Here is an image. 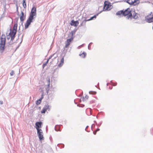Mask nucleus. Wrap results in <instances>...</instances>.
I'll list each match as a JSON object with an SVG mask.
<instances>
[{
  "instance_id": "obj_1",
  "label": "nucleus",
  "mask_w": 153,
  "mask_h": 153,
  "mask_svg": "<svg viewBox=\"0 0 153 153\" xmlns=\"http://www.w3.org/2000/svg\"><path fill=\"white\" fill-rule=\"evenodd\" d=\"M123 15L124 16H127L126 18L127 19H130L131 20L132 19H137L139 15L136 13L134 10H132L130 8H128L124 11L123 10Z\"/></svg>"
},
{
  "instance_id": "obj_2",
  "label": "nucleus",
  "mask_w": 153,
  "mask_h": 153,
  "mask_svg": "<svg viewBox=\"0 0 153 153\" xmlns=\"http://www.w3.org/2000/svg\"><path fill=\"white\" fill-rule=\"evenodd\" d=\"M5 42V36L4 34H2L0 42V51L1 53H3L4 50Z\"/></svg>"
},
{
  "instance_id": "obj_3",
  "label": "nucleus",
  "mask_w": 153,
  "mask_h": 153,
  "mask_svg": "<svg viewBox=\"0 0 153 153\" xmlns=\"http://www.w3.org/2000/svg\"><path fill=\"white\" fill-rule=\"evenodd\" d=\"M36 8L35 7H33L32 8L29 17L34 19L35 18L36 15Z\"/></svg>"
},
{
  "instance_id": "obj_4",
  "label": "nucleus",
  "mask_w": 153,
  "mask_h": 153,
  "mask_svg": "<svg viewBox=\"0 0 153 153\" xmlns=\"http://www.w3.org/2000/svg\"><path fill=\"white\" fill-rule=\"evenodd\" d=\"M34 19L29 17L27 20L26 22L25 25V29L27 28L30 25L31 23L32 22Z\"/></svg>"
},
{
  "instance_id": "obj_5",
  "label": "nucleus",
  "mask_w": 153,
  "mask_h": 153,
  "mask_svg": "<svg viewBox=\"0 0 153 153\" xmlns=\"http://www.w3.org/2000/svg\"><path fill=\"white\" fill-rule=\"evenodd\" d=\"M37 134L40 140L44 139V137L43 136V133L42 130H37Z\"/></svg>"
},
{
  "instance_id": "obj_6",
  "label": "nucleus",
  "mask_w": 153,
  "mask_h": 153,
  "mask_svg": "<svg viewBox=\"0 0 153 153\" xmlns=\"http://www.w3.org/2000/svg\"><path fill=\"white\" fill-rule=\"evenodd\" d=\"M51 106L48 105V104L46 105L43 108L42 110L41 111V113L42 114L45 113L47 110L49 111L50 110Z\"/></svg>"
},
{
  "instance_id": "obj_7",
  "label": "nucleus",
  "mask_w": 153,
  "mask_h": 153,
  "mask_svg": "<svg viewBox=\"0 0 153 153\" xmlns=\"http://www.w3.org/2000/svg\"><path fill=\"white\" fill-rule=\"evenodd\" d=\"M10 31L9 34V35L10 36L11 40H13L15 37V36L16 33V31H11V29H10Z\"/></svg>"
},
{
  "instance_id": "obj_8",
  "label": "nucleus",
  "mask_w": 153,
  "mask_h": 153,
  "mask_svg": "<svg viewBox=\"0 0 153 153\" xmlns=\"http://www.w3.org/2000/svg\"><path fill=\"white\" fill-rule=\"evenodd\" d=\"M42 123L41 122H36L35 123L36 128L37 130H42L40 129V128H41L42 126Z\"/></svg>"
},
{
  "instance_id": "obj_9",
  "label": "nucleus",
  "mask_w": 153,
  "mask_h": 153,
  "mask_svg": "<svg viewBox=\"0 0 153 153\" xmlns=\"http://www.w3.org/2000/svg\"><path fill=\"white\" fill-rule=\"evenodd\" d=\"M73 37H71L70 39H68L65 42V48H67L68 46L70 45L71 41L73 40Z\"/></svg>"
},
{
  "instance_id": "obj_10",
  "label": "nucleus",
  "mask_w": 153,
  "mask_h": 153,
  "mask_svg": "<svg viewBox=\"0 0 153 153\" xmlns=\"http://www.w3.org/2000/svg\"><path fill=\"white\" fill-rule=\"evenodd\" d=\"M79 22L78 21H74V20H71L70 25L71 26L76 27L79 24Z\"/></svg>"
},
{
  "instance_id": "obj_11",
  "label": "nucleus",
  "mask_w": 153,
  "mask_h": 153,
  "mask_svg": "<svg viewBox=\"0 0 153 153\" xmlns=\"http://www.w3.org/2000/svg\"><path fill=\"white\" fill-rule=\"evenodd\" d=\"M110 5L109 4H106L105 3H104V5L103 8L104 11L108 10L110 9H109Z\"/></svg>"
},
{
  "instance_id": "obj_12",
  "label": "nucleus",
  "mask_w": 153,
  "mask_h": 153,
  "mask_svg": "<svg viewBox=\"0 0 153 153\" xmlns=\"http://www.w3.org/2000/svg\"><path fill=\"white\" fill-rule=\"evenodd\" d=\"M25 18V15L24 16V13L23 12L21 11L20 13V19L21 21L23 22L24 19Z\"/></svg>"
},
{
  "instance_id": "obj_13",
  "label": "nucleus",
  "mask_w": 153,
  "mask_h": 153,
  "mask_svg": "<svg viewBox=\"0 0 153 153\" xmlns=\"http://www.w3.org/2000/svg\"><path fill=\"white\" fill-rule=\"evenodd\" d=\"M65 56V55L63 56L61 59V62L60 63L58 64V66L59 67H61L63 64L64 62V57Z\"/></svg>"
},
{
  "instance_id": "obj_14",
  "label": "nucleus",
  "mask_w": 153,
  "mask_h": 153,
  "mask_svg": "<svg viewBox=\"0 0 153 153\" xmlns=\"http://www.w3.org/2000/svg\"><path fill=\"white\" fill-rule=\"evenodd\" d=\"M132 2V5H136L139 4L140 3V1L139 0H133Z\"/></svg>"
},
{
  "instance_id": "obj_15",
  "label": "nucleus",
  "mask_w": 153,
  "mask_h": 153,
  "mask_svg": "<svg viewBox=\"0 0 153 153\" xmlns=\"http://www.w3.org/2000/svg\"><path fill=\"white\" fill-rule=\"evenodd\" d=\"M17 24L16 23L14 24L13 28L12 30L11 31H16V32H17Z\"/></svg>"
},
{
  "instance_id": "obj_16",
  "label": "nucleus",
  "mask_w": 153,
  "mask_h": 153,
  "mask_svg": "<svg viewBox=\"0 0 153 153\" xmlns=\"http://www.w3.org/2000/svg\"><path fill=\"white\" fill-rule=\"evenodd\" d=\"M50 85V79H49L48 80V84L47 85V87L46 88V90L47 92V93H48V91L49 90Z\"/></svg>"
},
{
  "instance_id": "obj_17",
  "label": "nucleus",
  "mask_w": 153,
  "mask_h": 153,
  "mask_svg": "<svg viewBox=\"0 0 153 153\" xmlns=\"http://www.w3.org/2000/svg\"><path fill=\"white\" fill-rule=\"evenodd\" d=\"M88 21V19H85L80 24V26H84L85 25L86 22Z\"/></svg>"
},
{
  "instance_id": "obj_18",
  "label": "nucleus",
  "mask_w": 153,
  "mask_h": 153,
  "mask_svg": "<svg viewBox=\"0 0 153 153\" xmlns=\"http://www.w3.org/2000/svg\"><path fill=\"white\" fill-rule=\"evenodd\" d=\"M99 14V13H97V14H96V15H94L93 16L91 17L90 18V19H88V21H90V20H92L94 19H96V18L97 17V16H98Z\"/></svg>"
},
{
  "instance_id": "obj_19",
  "label": "nucleus",
  "mask_w": 153,
  "mask_h": 153,
  "mask_svg": "<svg viewBox=\"0 0 153 153\" xmlns=\"http://www.w3.org/2000/svg\"><path fill=\"white\" fill-rule=\"evenodd\" d=\"M147 22L149 23H150L153 22V18H150L147 19Z\"/></svg>"
},
{
  "instance_id": "obj_20",
  "label": "nucleus",
  "mask_w": 153,
  "mask_h": 153,
  "mask_svg": "<svg viewBox=\"0 0 153 153\" xmlns=\"http://www.w3.org/2000/svg\"><path fill=\"white\" fill-rule=\"evenodd\" d=\"M86 55V53L84 52H83L82 53L80 54L79 55L82 57L84 58Z\"/></svg>"
},
{
  "instance_id": "obj_21",
  "label": "nucleus",
  "mask_w": 153,
  "mask_h": 153,
  "mask_svg": "<svg viewBox=\"0 0 153 153\" xmlns=\"http://www.w3.org/2000/svg\"><path fill=\"white\" fill-rule=\"evenodd\" d=\"M123 10H121L120 11H118L116 13V15H119L120 16L122 14L123 15Z\"/></svg>"
},
{
  "instance_id": "obj_22",
  "label": "nucleus",
  "mask_w": 153,
  "mask_h": 153,
  "mask_svg": "<svg viewBox=\"0 0 153 153\" xmlns=\"http://www.w3.org/2000/svg\"><path fill=\"white\" fill-rule=\"evenodd\" d=\"M132 0H127L125 1L126 2V3H128L129 4L132 5Z\"/></svg>"
},
{
  "instance_id": "obj_23",
  "label": "nucleus",
  "mask_w": 153,
  "mask_h": 153,
  "mask_svg": "<svg viewBox=\"0 0 153 153\" xmlns=\"http://www.w3.org/2000/svg\"><path fill=\"white\" fill-rule=\"evenodd\" d=\"M26 0H23V6L24 8H25L27 6L26 3Z\"/></svg>"
},
{
  "instance_id": "obj_24",
  "label": "nucleus",
  "mask_w": 153,
  "mask_h": 153,
  "mask_svg": "<svg viewBox=\"0 0 153 153\" xmlns=\"http://www.w3.org/2000/svg\"><path fill=\"white\" fill-rule=\"evenodd\" d=\"M89 93L91 94H96L97 92L95 91H90L89 92Z\"/></svg>"
},
{
  "instance_id": "obj_25",
  "label": "nucleus",
  "mask_w": 153,
  "mask_h": 153,
  "mask_svg": "<svg viewBox=\"0 0 153 153\" xmlns=\"http://www.w3.org/2000/svg\"><path fill=\"white\" fill-rule=\"evenodd\" d=\"M60 145L61 146L60 147V148H64V145L63 144H58L57 145V146H59V147H60Z\"/></svg>"
},
{
  "instance_id": "obj_26",
  "label": "nucleus",
  "mask_w": 153,
  "mask_h": 153,
  "mask_svg": "<svg viewBox=\"0 0 153 153\" xmlns=\"http://www.w3.org/2000/svg\"><path fill=\"white\" fill-rule=\"evenodd\" d=\"M76 31V30H72L71 31V37H73V35L75 34V33Z\"/></svg>"
},
{
  "instance_id": "obj_27",
  "label": "nucleus",
  "mask_w": 153,
  "mask_h": 153,
  "mask_svg": "<svg viewBox=\"0 0 153 153\" xmlns=\"http://www.w3.org/2000/svg\"><path fill=\"white\" fill-rule=\"evenodd\" d=\"M13 40L11 41V39L10 42H8L7 43V44H8L9 45H12L13 43Z\"/></svg>"
},
{
  "instance_id": "obj_28",
  "label": "nucleus",
  "mask_w": 153,
  "mask_h": 153,
  "mask_svg": "<svg viewBox=\"0 0 153 153\" xmlns=\"http://www.w3.org/2000/svg\"><path fill=\"white\" fill-rule=\"evenodd\" d=\"M92 44V42H90L89 44L88 45V48L89 50H91V44Z\"/></svg>"
},
{
  "instance_id": "obj_29",
  "label": "nucleus",
  "mask_w": 153,
  "mask_h": 153,
  "mask_svg": "<svg viewBox=\"0 0 153 153\" xmlns=\"http://www.w3.org/2000/svg\"><path fill=\"white\" fill-rule=\"evenodd\" d=\"M41 102L39 101L38 100H37L36 102V104L37 105H38L41 103Z\"/></svg>"
},
{
  "instance_id": "obj_30",
  "label": "nucleus",
  "mask_w": 153,
  "mask_h": 153,
  "mask_svg": "<svg viewBox=\"0 0 153 153\" xmlns=\"http://www.w3.org/2000/svg\"><path fill=\"white\" fill-rule=\"evenodd\" d=\"M77 106L79 107H83L85 105L83 104H81L80 105L78 104Z\"/></svg>"
},
{
  "instance_id": "obj_31",
  "label": "nucleus",
  "mask_w": 153,
  "mask_h": 153,
  "mask_svg": "<svg viewBox=\"0 0 153 153\" xmlns=\"http://www.w3.org/2000/svg\"><path fill=\"white\" fill-rule=\"evenodd\" d=\"M111 84H112V85L113 86H116L117 85V83L116 82L115 84H114V83L112 82V81H111Z\"/></svg>"
},
{
  "instance_id": "obj_32",
  "label": "nucleus",
  "mask_w": 153,
  "mask_h": 153,
  "mask_svg": "<svg viewBox=\"0 0 153 153\" xmlns=\"http://www.w3.org/2000/svg\"><path fill=\"white\" fill-rule=\"evenodd\" d=\"M10 38V36L9 35L7 36V39L9 40Z\"/></svg>"
},
{
  "instance_id": "obj_33",
  "label": "nucleus",
  "mask_w": 153,
  "mask_h": 153,
  "mask_svg": "<svg viewBox=\"0 0 153 153\" xmlns=\"http://www.w3.org/2000/svg\"><path fill=\"white\" fill-rule=\"evenodd\" d=\"M10 75L12 76V75H13V74H14V71H12L10 73Z\"/></svg>"
},
{
  "instance_id": "obj_34",
  "label": "nucleus",
  "mask_w": 153,
  "mask_h": 153,
  "mask_svg": "<svg viewBox=\"0 0 153 153\" xmlns=\"http://www.w3.org/2000/svg\"><path fill=\"white\" fill-rule=\"evenodd\" d=\"M95 126V125L94 124H93L91 126V128L92 129V128H94Z\"/></svg>"
},
{
  "instance_id": "obj_35",
  "label": "nucleus",
  "mask_w": 153,
  "mask_h": 153,
  "mask_svg": "<svg viewBox=\"0 0 153 153\" xmlns=\"http://www.w3.org/2000/svg\"><path fill=\"white\" fill-rule=\"evenodd\" d=\"M55 55V53H54L52 55H51L49 57L48 59L49 60L54 55Z\"/></svg>"
},
{
  "instance_id": "obj_36",
  "label": "nucleus",
  "mask_w": 153,
  "mask_h": 153,
  "mask_svg": "<svg viewBox=\"0 0 153 153\" xmlns=\"http://www.w3.org/2000/svg\"><path fill=\"white\" fill-rule=\"evenodd\" d=\"M47 64H46V63H44L42 65V67H43V68H44V67H45V66Z\"/></svg>"
},
{
  "instance_id": "obj_37",
  "label": "nucleus",
  "mask_w": 153,
  "mask_h": 153,
  "mask_svg": "<svg viewBox=\"0 0 153 153\" xmlns=\"http://www.w3.org/2000/svg\"><path fill=\"white\" fill-rule=\"evenodd\" d=\"M102 124V122H101L100 123H99V124H97V125H97L98 126H101V125Z\"/></svg>"
},
{
  "instance_id": "obj_38",
  "label": "nucleus",
  "mask_w": 153,
  "mask_h": 153,
  "mask_svg": "<svg viewBox=\"0 0 153 153\" xmlns=\"http://www.w3.org/2000/svg\"><path fill=\"white\" fill-rule=\"evenodd\" d=\"M97 131H93V134H94V135H95L96 134V133H97Z\"/></svg>"
},
{
  "instance_id": "obj_39",
  "label": "nucleus",
  "mask_w": 153,
  "mask_h": 153,
  "mask_svg": "<svg viewBox=\"0 0 153 153\" xmlns=\"http://www.w3.org/2000/svg\"><path fill=\"white\" fill-rule=\"evenodd\" d=\"M42 100V98H40L38 100L39 101L41 102Z\"/></svg>"
},
{
  "instance_id": "obj_40",
  "label": "nucleus",
  "mask_w": 153,
  "mask_h": 153,
  "mask_svg": "<svg viewBox=\"0 0 153 153\" xmlns=\"http://www.w3.org/2000/svg\"><path fill=\"white\" fill-rule=\"evenodd\" d=\"M42 100V98H40L38 100L39 101L41 102Z\"/></svg>"
},
{
  "instance_id": "obj_41",
  "label": "nucleus",
  "mask_w": 153,
  "mask_h": 153,
  "mask_svg": "<svg viewBox=\"0 0 153 153\" xmlns=\"http://www.w3.org/2000/svg\"><path fill=\"white\" fill-rule=\"evenodd\" d=\"M84 45V44H83L82 45H81L80 46H79L78 47L80 48L81 47L83 46Z\"/></svg>"
},
{
  "instance_id": "obj_42",
  "label": "nucleus",
  "mask_w": 153,
  "mask_h": 153,
  "mask_svg": "<svg viewBox=\"0 0 153 153\" xmlns=\"http://www.w3.org/2000/svg\"><path fill=\"white\" fill-rule=\"evenodd\" d=\"M85 98L87 99H88V96L87 95H86L85 96Z\"/></svg>"
},
{
  "instance_id": "obj_43",
  "label": "nucleus",
  "mask_w": 153,
  "mask_h": 153,
  "mask_svg": "<svg viewBox=\"0 0 153 153\" xmlns=\"http://www.w3.org/2000/svg\"><path fill=\"white\" fill-rule=\"evenodd\" d=\"M0 104L2 105L3 104V102L2 101H0Z\"/></svg>"
},
{
  "instance_id": "obj_44",
  "label": "nucleus",
  "mask_w": 153,
  "mask_h": 153,
  "mask_svg": "<svg viewBox=\"0 0 153 153\" xmlns=\"http://www.w3.org/2000/svg\"><path fill=\"white\" fill-rule=\"evenodd\" d=\"M100 128H97L96 129V131H100Z\"/></svg>"
},
{
  "instance_id": "obj_45",
  "label": "nucleus",
  "mask_w": 153,
  "mask_h": 153,
  "mask_svg": "<svg viewBox=\"0 0 153 153\" xmlns=\"http://www.w3.org/2000/svg\"><path fill=\"white\" fill-rule=\"evenodd\" d=\"M49 59H48L47 60V61L45 63H46V64L48 63V61H49Z\"/></svg>"
},
{
  "instance_id": "obj_46",
  "label": "nucleus",
  "mask_w": 153,
  "mask_h": 153,
  "mask_svg": "<svg viewBox=\"0 0 153 153\" xmlns=\"http://www.w3.org/2000/svg\"><path fill=\"white\" fill-rule=\"evenodd\" d=\"M88 127V126H86V128H85V130L86 131V129H87V128Z\"/></svg>"
},
{
  "instance_id": "obj_47",
  "label": "nucleus",
  "mask_w": 153,
  "mask_h": 153,
  "mask_svg": "<svg viewBox=\"0 0 153 153\" xmlns=\"http://www.w3.org/2000/svg\"><path fill=\"white\" fill-rule=\"evenodd\" d=\"M41 98H42V99L43 98V94H42V97Z\"/></svg>"
},
{
  "instance_id": "obj_48",
  "label": "nucleus",
  "mask_w": 153,
  "mask_h": 153,
  "mask_svg": "<svg viewBox=\"0 0 153 153\" xmlns=\"http://www.w3.org/2000/svg\"><path fill=\"white\" fill-rule=\"evenodd\" d=\"M109 88L110 89H111L112 88V87H109Z\"/></svg>"
},
{
  "instance_id": "obj_49",
  "label": "nucleus",
  "mask_w": 153,
  "mask_h": 153,
  "mask_svg": "<svg viewBox=\"0 0 153 153\" xmlns=\"http://www.w3.org/2000/svg\"><path fill=\"white\" fill-rule=\"evenodd\" d=\"M94 123H96V125H97V123L95 121H94Z\"/></svg>"
},
{
  "instance_id": "obj_50",
  "label": "nucleus",
  "mask_w": 153,
  "mask_h": 153,
  "mask_svg": "<svg viewBox=\"0 0 153 153\" xmlns=\"http://www.w3.org/2000/svg\"><path fill=\"white\" fill-rule=\"evenodd\" d=\"M152 12H151L150 13V15H152Z\"/></svg>"
},
{
  "instance_id": "obj_51",
  "label": "nucleus",
  "mask_w": 153,
  "mask_h": 153,
  "mask_svg": "<svg viewBox=\"0 0 153 153\" xmlns=\"http://www.w3.org/2000/svg\"><path fill=\"white\" fill-rule=\"evenodd\" d=\"M57 57V56H55V57H54V59H55V58H56V57Z\"/></svg>"
},
{
  "instance_id": "obj_52",
  "label": "nucleus",
  "mask_w": 153,
  "mask_h": 153,
  "mask_svg": "<svg viewBox=\"0 0 153 153\" xmlns=\"http://www.w3.org/2000/svg\"><path fill=\"white\" fill-rule=\"evenodd\" d=\"M55 130L56 131H58V130H56V129L55 128Z\"/></svg>"
},
{
  "instance_id": "obj_53",
  "label": "nucleus",
  "mask_w": 153,
  "mask_h": 153,
  "mask_svg": "<svg viewBox=\"0 0 153 153\" xmlns=\"http://www.w3.org/2000/svg\"><path fill=\"white\" fill-rule=\"evenodd\" d=\"M84 99V97H83V98H82V99H83V100Z\"/></svg>"
},
{
  "instance_id": "obj_54",
  "label": "nucleus",
  "mask_w": 153,
  "mask_h": 153,
  "mask_svg": "<svg viewBox=\"0 0 153 153\" xmlns=\"http://www.w3.org/2000/svg\"><path fill=\"white\" fill-rule=\"evenodd\" d=\"M108 83H107V85H108Z\"/></svg>"
},
{
  "instance_id": "obj_55",
  "label": "nucleus",
  "mask_w": 153,
  "mask_h": 153,
  "mask_svg": "<svg viewBox=\"0 0 153 153\" xmlns=\"http://www.w3.org/2000/svg\"><path fill=\"white\" fill-rule=\"evenodd\" d=\"M22 40L21 41V42L20 43H21L22 42Z\"/></svg>"
},
{
  "instance_id": "obj_56",
  "label": "nucleus",
  "mask_w": 153,
  "mask_h": 153,
  "mask_svg": "<svg viewBox=\"0 0 153 153\" xmlns=\"http://www.w3.org/2000/svg\"><path fill=\"white\" fill-rule=\"evenodd\" d=\"M19 36H18V39H19Z\"/></svg>"
},
{
  "instance_id": "obj_57",
  "label": "nucleus",
  "mask_w": 153,
  "mask_h": 153,
  "mask_svg": "<svg viewBox=\"0 0 153 153\" xmlns=\"http://www.w3.org/2000/svg\"><path fill=\"white\" fill-rule=\"evenodd\" d=\"M152 18H153V17H152Z\"/></svg>"
}]
</instances>
